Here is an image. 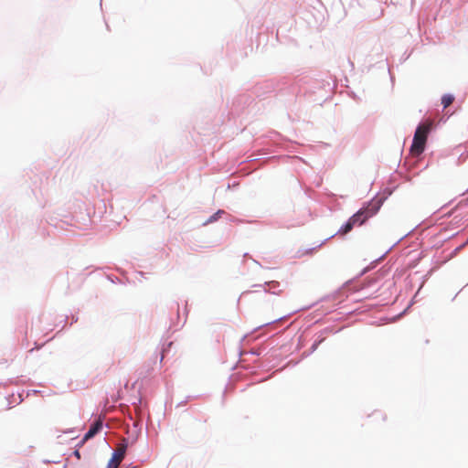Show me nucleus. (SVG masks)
<instances>
[{"mask_svg": "<svg viewBox=\"0 0 468 468\" xmlns=\"http://www.w3.org/2000/svg\"><path fill=\"white\" fill-rule=\"evenodd\" d=\"M431 123H424L418 126L414 133L410 153L413 155L420 154L425 148L428 133L431 130Z\"/></svg>", "mask_w": 468, "mask_h": 468, "instance_id": "nucleus-1", "label": "nucleus"}, {"mask_svg": "<svg viewBox=\"0 0 468 468\" xmlns=\"http://www.w3.org/2000/svg\"><path fill=\"white\" fill-rule=\"evenodd\" d=\"M378 210V207L368 205L366 207L359 209L356 214H354L350 219L353 224L356 226H361L364 224L369 218L373 217L377 211Z\"/></svg>", "mask_w": 468, "mask_h": 468, "instance_id": "nucleus-2", "label": "nucleus"}, {"mask_svg": "<svg viewBox=\"0 0 468 468\" xmlns=\"http://www.w3.org/2000/svg\"><path fill=\"white\" fill-rule=\"evenodd\" d=\"M125 451L126 446L120 445L112 453V456L108 463L107 468H118L124 458Z\"/></svg>", "mask_w": 468, "mask_h": 468, "instance_id": "nucleus-3", "label": "nucleus"}, {"mask_svg": "<svg viewBox=\"0 0 468 468\" xmlns=\"http://www.w3.org/2000/svg\"><path fill=\"white\" fill-rule=\"evenodd\" d=\"M102 428V420L99 418L89 429L87 433L84 435L82 440L78 444L79 447H81L88 440L94 437Z\"/></svg>", "mask_w": 468, "mask_h": 468, "instance_id": "nucleus-4", "label": "nucleus"}, {"mask_svg": "<svg viewBox=\"0 0 468 468\" xmlns=\"http://www.w3.org/2000/svg\"><path fill=\"white\" fill-rule=\"evenodd\" d=\"M454 101V97L452 94H445L441 97V104L443 108L449 107Z\"/></svg>", "mask_w": 468, "mask_h": 468, "instance_id": "nucleus-5", "label": "nucleus"}, {"mask_svg": "<svg viewBox=\"0 0 468 468\" xmlns=\"http://www.w3.org/2000/svg\"><path fill=\"white\" fill-rule=\"evenodd\" d=\"M354 224L353 222L351 221V219L349 218L348 221L340 229L339 232L342 234V235H346L347 234L349 231L352 230V229L354 228Z\"/></svg>", "mask_w": 468, "mask_h": 468, "instance_id": "nucleus-6", "label": "nucleus"}, {"mask_svg": "<svg viewBox=\"0 0 468 468\" xmlns=\"http://www.w3.org/2000/svg\"><path fill=\"white\" fill-rule=\"evenodd\" d=\"M220 213H223V211H220V210H219L218 213H216L215 215H213V216L209 218L208 222H212V221L216 220V219H217V216H218V214H220Z\"/></svg>", "mask_w": 468, "mask_h": 468, "instance_id": "nucleus-7", "label": "nucleus"}, {"mask_svg": "<svg viewBox=\"0 0 468 468\" xmlns=\"http://www.w3.org/2000/svg\"><path fill=\"white\" fill-rule=\"evenodd\" d=\"M74 455L77 457V459H79V460L80 459V451H79V450H76V451L74 452Z\"/></svg>", "mask_w": 468, "mask_h": 468, "instance_id": "nucleus-8", "label": "nucleus"}]
</instances>
